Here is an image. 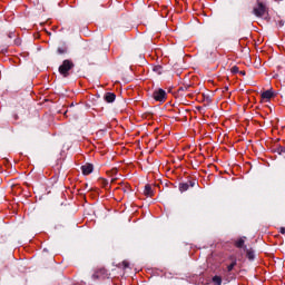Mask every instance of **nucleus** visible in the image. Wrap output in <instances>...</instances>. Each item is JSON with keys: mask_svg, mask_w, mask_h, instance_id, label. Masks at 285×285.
Listing matches in <instances>:
<instances>
[{"mask_svg": "<svg viewBox=\"0 0 285 285\" xmlns=\"http://www.w3.org/2000/svg\"><path fill=\"white\" fill-rule=\"evenodd\" d=\"M75 68V63L70 60H63L62 65L59 67L60 75H63L65 77H68V72Z\"/></svg>", "mask_w": 285, "mask_h": 285, "instance_id": "obj_1", "label": "nucleus"}, {"mask_svg": "<svg viewBox=\"0 0 285 285\" xmlns=\"http://www.w3.org/2000/svg\"><path fill=\"white\" fill-rule=\"evenodd\" d=\"M154 99L156 101H166V91L164 89H157L154 92Z\"/></svg>", "mask_w": 285, "mask_h": 285, "instance_id": "obj_2", "label": "nucleus"}, {"mask_svg": "<svg viewBox=\"0 0 285 285\" xmlns=\"http://www.w3.org/2000/svg\"><path fill=\"white\" fill-rule=\"evenodd\" d=\"M263 101H271L275 97V91L273 89L266 90L262 94Z\"/></svg>", "mask_w": 285, "mask_h": 285, "instance_id": "obj_3", "label": "nucleus"}, {"mask_svg": "<svg viewBox=\"0 0 285 285\" xmlns=\"http://www.w3.org/2000/svg\"><path fill=\"white\" fill-rule=\"evenodd\" d=\"M266 12V7H264V4L258 3V8L254 9V13L256 14V17H264Z\"/></svg>", "mask_w": 285, "mask_h": 285, "instance_id": "obj_4", "label": "nucleus"}, {"mask_svg": "<svg viewBox=\"0 0 285 285\" xmlns=\"http://www.w3.org/2000/svg\"><path fill=\"white\" fill-rule=\"evenodd\" d=\"M82 173L85 175H90V173H92V165L88 164V165L82 166Z\"/></svg>", "mask_w": 285, "mask_h": 285, "instance_id": "obj_5", "label": "nucleus"}, {"mask_svg": "<svg viewBox=\"0 0 285 285\" xmlns=\"http://www.w3.org/2000/svg\"><path fill=\"white\" fill-rule=\"evenodd\" d=\"M105 99L108 104H112V101H115V99H116V96H115V94H107Z\"/></svg>", "mask_w": 285, "mask_h": 285, "instance_id": "obj_6", "label": "nucleus"}, {"mask_svg": "<svg viewBox=\"0 0 285 285\" xmlns=\"http://www.w3.org/2000/svg\"><path fill=\"white\" fill-rule=\"evenodd\" d=\"M145 195H147V197H153V187H150V185L145 186Z\"/></svg>", "mask_w": 285, "mask_h": 285, "instance_id": "obj_7", "label": "nucleus"}, {"mask_svg": "<svg viewBox=\"0 0 285 285\" xmlns=\"http://www.w3.org/2000/svg\"><path fill=\"white\" fill-rule=\"evenodd\" d=\"M68 52V47L61 46L58 48V55H66Z\"/></svg>", "mask_w": 285, "mask_h": 285, "instance_id": "obj_8", "label": "nucleus"}, {"mask_svg": "<svg viewBox=\"0 0 285 285\" xmlns=\"http://www.w3.org/2000/svg\"><path fill=\"white\" fill-rule=\"evenodd\" d=\"M237 248H243L244 247V238H240L236 242Z\"/></svg>", "mask_w": 285, "mask_h": 285, "instance_id": "obj_9", "label": "nucleus"}, {"mask_svg": "<svg viewBox=\"0 0 285 285\" xmlns=\"http://www.w3.org/2000/svg\"><path fill=\"white\" fill-rule=\"evenodd\" d=\"M213 282H215V284H217V285H222V277L215 276V277L213 278Z\"/></svg>", "mask_w": 285, "mask_h": 285, "instance_id": "obj_10", "label": "nucleus"}, {"mask_svg": "<svg viewBox=\"0 0 285 285\" xmlns=\"http://www.w3.org/2000/svg\"><path fill=\"white\" fill-rule=\"evenodd\" d=\"M179 188H180V190H188V184H181L180 186H179Z\"/></svg>", "mask_w": 285, "mask_h": 285, "instance_id": "obj_11", "label": "nucleus"}, {"mask_svg": "<svg viewBox=\"0 0 285 285\" xmlns=\"http://www.w3.org/2000/svg\"><path fill=\"white\" fill-rule=\"evenodd\" d=\"M236 264H237V263L234 262V263H232L230 265H228L227 271H233V268H235Z\"/></svg>", "mask_w": 285, "mask_h": 285, "instance_id": "obj_12", "label": "nucleus"}, {"mask_svg": "<svg viewBox=\"0 0 285 285\" xmlns=\"http://www.w3.org/2000/svg\"><path fill=\"white\" fill-rule=\"evenodd\" d=\"M232 72H233L234 75H237V72H239V68H238V67H233V68H232Z\"/></svg>", "mask_w": 285, "mask_h": 285, "instance_id": "obj_13", "label": "nucleus"}, {"mask_svg": "<svg viewBox=\"0 0 285 285\" xmlns=\"http://www.w3.org/2000/svg\"><path fill=\"white\" fill-rule=\"evenodd\" d=\"M122 266H124L125 268H128V262H122Z\"/></svg>", "mask_w": 285, "mask_h": 285, "instance_id": "obj_14", "label": "nucleus"}, {"mask_svg": "<svg viewBox=\"0 0 285 285\" xmlns=\"http://www.w3.org/2000/svg\"><path fill=\"white\" fill-rule=\"evenodd\" d=\"M112 175H117V169L111 170Z\"/></svg>", "mask_w": 285, "mask_h": 285, "instance_id": "obj_15", "label": "nucleus"}, {"mask_svg": "<svg viewBox=\"0 0 285 285\" xmlns=\"http://www.w3.org/2000/svg\"><path fill=\"white\" fill-rule=\"evenodd\" d=\"M281 233H282V235H284L285 234V228L283 227V228H281Z\"/></svg>", "mask_w": 285, "mask_h": 285, "instance_id": "obj_16", "label": "nucleus"}, {"mask_svg": "<svg viewBox=\"0 0 285 285\" xmlns=\"http://www.w3.org/2000/svg\"><path fill=\"white\" fill-rule=\"evenodd\" d=\"M122 190H124L125 193H128V189H126V188H122Z\"/></svg>", "mask_w": 285, "mask_h": 285, "instance_id": "obj_17", "label": "nucleus"}, {"mask_svg": "<svg viewBox=\"0 0 285 285\" xmlns=\"http://www.w3.org/2000/svg\"><path fill=\"white\" fill-rule=\"evenodd\" d=\"M240 75H246L244 71H240Z\"/></svg>", "mask_w": 285, "mask_h": 285, "instance_id": "obj_18", "label": "nucleus"}]
</instances>
